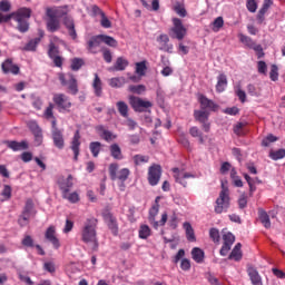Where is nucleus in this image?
<instances>
[{"instance_id":"1","label":"nucleus","mask_w":285,"mask_h":285,"mask_svg":"<svg viewBox=\"0 0 285 285\" xmlns=\"http://www.w3.org/2000/svg\"><path fill=\"white\" fill-rule=\"evenodd\" d=\"M70 7L68 4L60 7H47L45 9V21L48 32H59L61 30V20L65 28L68 30L69 37L75 41L77 40V29L75 28V20L68 16Z\"/></svg>"},{"instance_id":"2","label":"nucleus","mask_w":285,"mask_h":285,"mask_svg":"<svg viewBox=\"0 0 285 285\" xmlns=\"http://www.w3.org/2000/svg\"><path fill=\"white\" fill-rule=\"evenodd\" d=\"M30 17H32V9L22 7L16 12L7 16L0 13V23H8L10 19H13V21L17 22L16 29L18 30V32L24 35V32H28V30H30V22L28 21Z\"/></svg>"},{"instance_id":"3","label":"nucleus","mask_w":285,"mask_h":285,"mask_svg":"<svg viewBox=\"0 0 285 285\" xmlns=\"http://www.w3.org/2000/svg\"><path fill=\"white\" fill-rule=\"evenodd\" d=\"M99 220L95 217L87 218L81 228V242L83 244H92V250L99 248V240L97 239V225Z\"/></svg>"},{"instance_id":"4","label":"nucleus","mask_w":285,"mask_h":285,"mask_svg":"<svg viewBox=\"0 0 285 285\" xmlns=\"http://www.w3.org/2000/svg\"><path fill=\"white\" fill-rule=\"evenodd\" d=\"M228 208H230V193L228 187H226L223 183L222 190L218 198L216 199L214 212L216 215H222V213H228Z\"/></svg>"},{"instance_id":"5","label":"nucleus","mask_w":285,"mask_h":285,"mask_svg":"<svg viewBox=\"0 0 285 285\" xmlns=\"http://www.w3.org/2000/svg\"><path fill=\"white\" fill-rule=\"evenodd\" d=\"M58 79L63 88H67V92L69 95H78L79 94V82H77V78L75 75L68 72H59Z\"/></svg>"},{"instance_id":"6","label":"nucleus","mask_w":285,"mask_h":285,"mask_svg":"<svg viewBox=\"0 0 285 285\" xmlns=\"http://www.w3.org/2000/svg\"><path fill=\"white\" fill-rule=\"evenodd\" d=\"M37 217V209H35V202L31 198L26 200L22 213L18 218V224L21 228L28 226L30 224V219Z\"/></svg>"},{"instance_id":"7","label":"nucleus","mask_w":285,"mask_h":285,"mask_svg":"<svg viewBox=\"0 0 285 285\" xmlns=\"http://www.w3.org/2000/svg\"><path fill=\"white\" fill-rule=\"evenodd\" d=\"M109 177L111 181H120L121 184H124L130 177V169H119V164L112 163L109 165Z\"/></svg>"},{"instance_id":"8","label":"nucleus","mask_w":285,"mask_h":285,"mask_svg":"<svg viewBox=\"0 0 285 285\" xmlns=\"http://www.w3.org/2000/svg\"><path fill=\"white\" fill-rule=\"evenodd\" d=\"M171 39H177L178 41L184 40L188 30L184 27V22L179 18H173V27L169 30Z\"/></svg>"},{"instance_id":"9","label":"nucleus","mask_w":285,"mask_h":285,"mask_svg":"<svg viewBox=\"0 0 285 285\" xmlns=\"http://www.w3.org/2000/svg\"><path fill=\"white\" fill-rule=\"evenodd\" d=\"M128 101L135 112H146L148 108H153V102L144 100L135 95H130Z\"/></svg>"},{"instance_id":"10","label":"nucleus","mask_w":285,"mask_h":285,"mask_svg":"<svg viewBox=\"0 0 285 285\" xmlns=\"http://www.w3.org/2000/svg\"><path fill=\"white\" fill-rule=\"evenodd\" d=\"M52 101L57 106L59 112H70V108H72L70 97L65 94H55Z\"/></svg>"},{"instance_id":"11","label":"nucleus","mask_w":285,"mask_h":285,"mask_svg":"<svg viewBox=\"0 0 285 285\" xmlns=\"http://www.w3.org/2000/svg\"><path fill=\"white\" fill-rule=\"evenodd\" d=\"M157 215H159V205H153V207L149 209V224H151L154 228H159V226H166V222H168V214L164 213L159 222L155 220Z\"/></svg>"},{"instance_id":"12","label":"nucleus","mask_w":285,"mask_h":285,"mask_svg":"<svg viewBox=\"0 0 285 285\" xmlns=\"http://www.w3.org/2000/svg\"><path fill=\"white\" fill-rule=\"evenodd\" d=\"M161 165L153 164L148 168L147 181L149 186H157L161 179Z\"/></svg>"},{"instance_id":"13","label":"nucleus","mask_w":285,"mask_h":285,"mask_svg":"<svg viewBox=\"0 0 285 285\" xmlns=\"http://www.w3.org/2000/svg\"><path fill=\"white\" fill-rule=\"evenodd\" d=\"M102 219L105 224H107L109 230H111V234L117 237L119 235V223H117V217L110 210H105L102 213Z\"/></svg>"},{"instance_id":"14","label":"nucleus","mask_w":285,"mask_h":285,"mask_svg":"<svg viewBox=\"0 0 285 285\" xmlns=\"http://www.w3.org/2000/svg\"><path fill=\"white\" fill-rule=\"evenodd\" d=\"M198 102L200 104V110L210 111V112H217L219 110V105L215 104L212 99H208L203 94L198 95Z\"/></svg>"},{"instance_id":"15","label":"nucleus","mask_w":285,"mask_h":285,"mask_svg":"<svg viewBox=\"0 0 285 285\" xmlns=\"http://www.w3.org/2000/svg\"><path fill=\"white\" fill-rule=\"evenodd\" d=\"M233 244H235V235H233V233L230 232L225 233L223 235V246L219 250L222 257H226V255H228L230 248L233 247Z\"/></svg>"},{"instance_id":"16","label":"nucleus","mask_w":285,"mask_h":285,"mask_svg":"<svg viewBox=\"0 0 285 285\" xmlns=\"http://www.w3.org/2000/svg\"><path fill=\"white\" fill-rule=\"evenodd\" d=\"M48 57L51 58L56 68L63 67V58L59 56V47L55 46V42L49 45Z\"/></svg>"},{"instance_id":"17","label":"nucleus","mask_w":285,"mask_h":285,"mask_svg":"<svg viewBox=\"0 0 285 285\" xmlns=\"http://www.w3.org/2000/svg\"><path fill=\"white\" fill-rule=\"evenodd\" d=\"M156 41L158 43V49L159 50H161L163 52H168L169 55H171V52L174 50V46H173V43H170V38L168 37V35L161 33L156 39Z\"/></svg>"},{"instance_id":"18","label":"nucleus","mask_w":285,"mask_h":285,"mask_svg":"<svg viewBox=\"0 0 285 285\" xmlns=\"http://www.w3.org/2000/svg\"><path fill=\"white\" fill-rule=\"evenodd\" d=\"M174 173V178L175 181H177V184H180L181 186H184V188H186V186H188V183H186L184 179H190L194 178L195 175L190 174V173H184L181 170H179V168L175 167L171 169Z\"/></svg>"},{"instance_id":"19","label":"nucleus","mask_w":285,"mask_h":285,"mask_svg":"<svg viewBox=\"0 0 285 285\" xmlns=\"http://www.w3.org/2000/svg\"><path fill=\"white\" fill-rule=\"evenodd\" d=\"M45 237L50 244H52L53 248H60L61 243H59V238H57V229L55 226H49L45 233Z\"/></svg>"},{"instance_id":"20","label":"nucleus","mask_w":285,"mask_h":285,"mask_svg":"<svg viewBox=\"0 0 285 285\" xmlns=\"http://www.w3.org/2000/svg\"><path fill=\"white\" fill-rule=\"evenodd\" d=\"M102 40H101V35L98 36H92L88 41H87V50L91 52V55H97L99 50V46H101Z\"/></svg>"},{"instance_id":"21","label":"nucleus","mask_w":285,"mask_h":285,"mask_svg":"<svg viewBox=\"0 0 285 285\" xmlns=\"http://www.w3.org/2000/svg\"><path fill=\"white\" fill-rule=\"evenodd\" d=\"M72 175H68L67 178H59L58 186L61 190V196L66 195V193H70V188L75 186V183H72Z\"/></svg>"},{"instance_id":"22","label":"nucleus","mask_w":285,"mask_h":285,"mask_svg":"<svg viewBox=\"0 0 285 285\" xmlns=\"http://www.w3.org/2000/svg\"><path fill=\"white\" fill-rule=\"evenodd\" d=\"M28 128L31 130L32 135L37 144H41L43 141V131H41V127L37 124V121H29Z\"/></svg>"},{"instance_id":"23","label":"nucleus","mask_w":285,"mask_h":285,"mask_svg":"<svg viewBox=\"0 0 285 285\" xmlns=\"http://www.w3.org/2000/svg\"><path fill=\"white\" fill-rule=\"evenodd\" d=\"M1 68L4 75H8L9 72H11V75H19L20 72L19 66L12 63L11 58H8L6 61H3Z\"/></svg>"},{"instance_id":"24","label":"nucleus","mask_w":285,"mask_h":285,"mask_svg":"<svg viewBox=\"0 0 285 285\" xmlns=\"http://www.w3.org/2000/svg\"><path fill=\"white\" fill-rule=\"evenodd\" d=\"M51 128L53 144H63V132L57 128V119L55 118L51 120Z\"/></svg>"},{"instance_id":"25","label":"nucleus","mask_w":285,"mask_h":285,"mask_svg":"<svg viewBox=\"0 0 285 285\" xmlns=\"http://www.w3.org/2000/svg\"><path fill=\"white\" fill-rule=\"evenodd\" d=\"M94 95L96 97H101L104 95V82H101V78H99V73H94L92 81Z\"/></svg>"},{"instance_id":"26","label":"nucleus","mask_w":285,"mask_h":285,"mask_svg":"<svg viewBox=\"0 0 285 285\" xmlns=\"http://www.w3.org/2000/svg\"><path fill=\"white\" fill-rule=\"evenodd\" d=\"M97 130L100 132V137H102L105 141H115V139H117V135L112 134L110 130H107L104 128V126H98Z\"/></svg>"},{"instance_id":"27","label":"nucleus","mask_w":285,"mask_h":285,"mask_svg":"<svg viewBox=\"0 0 285 285\" xmlns=\"http://www.w3.org/2000/svg\"><path fill=\"white\" fill-rule=\"evenodd\" d=\"M242 257H244L242 254V243H237L229 254L228 259H234V262H242Z\"/></svg>"},{"instance_id":"28","label":"nucleus","mask_w":285,"mask_h":285,"mask_svg":"<svg viewBox=\"0 0 285 285\" xmlns=\"http://www.w3.org/2000/svg\"><path fill=\"white\" fill-rule=\"evenodd\" d=\"M227 86H228V78L226 77V75L220 73L217 77L216 90L218 92H224V90H226Z\"/></svg>"},{"instance_id":"29","label":"nucleus","mask_w":285,"mask_h":285,"mask_svg":"<svg viewBox=\"0 0 285 285\" xmlns=\"http://www.w3.org/2000/svg\"><path fill=\"white\" fill-rule=\"evenodd\" d=\"M209 117H210V112L204 109L194 110V118L196 121H199V124H204L205 121H208Z\"/></svg>"},{"instance_id":"30","label":"nucleus","mask_w":285,"mask_h":285,"mask_svg":"<svg viewBox=\"0 0 285 285\" xmlns=\"http://www.w3.org/2000/svg\"><path fill=\"white\" fill-rule=\"evenodd\" d=\"M248 276L253 285H264V283H262V276H259L257 269L249 268Z\"/></svg>"},{"instance_id":"31","label":"nucleus","mask_w":285,"mask_h":285,"mask_svg":"<svg viewBox=\"0 0 285 285\" xmlns=\"http://www.w3.org/2000/svg\"><path fill=\"white\" fill-rule=\"evenodd\" d=\"M109 150L114 159H117L118 161H121V159H124V154L121 153V147H119V145H111Z\"/></svg>"},{"instance_id":"32","label":"nucleus","mask_w":285,"mask_h":285,"mask_svg":"<svg viewBox=\"0 0 285 285\" xmlns=\"http://www.w3.org/2000/svg\"><path fill=\"white\" fill-rule=\"evenodd\" d=\"M191 257H193L194 262H196V264H203L204 263L205 254L202 250V248L194 247L191 249Z\"/></svg>"},{"instance_id":"33","label":"nucleus","mask_w":285,"mask_h":285,"mask_svg":"<svg viewBox=\"0 0 285 285\" xmlns=\"http://www.w3.org/2000/svg\"><path fill=\"white\" fill-rule=\"evenodd\" d=\"M128 59L124 58V57H118L115 65H114V69L117 71H124L126 70V68H128Z\"/></svg>"},{"instance_id":"34","label":"nucleus","mask_w":285,"mask_h":285,"mask_svg":"<svg viewBox=\"0 0 285 285\" xmlns=\"http://www.w3.org/2000/svg\"><path fill=\"white\" fill-rule=\"evenodd\" d=\"M240 43H244V46H247V48H250L252 50L257 46L256 42H254L253 38L240 33L238 36Z\"/></svg>"},{"instance_id":"35","label":"nucleus","mask_w":285,"mask_h":285,"mask_svg":"<svg viewBox=\"0 0 285 285\" xmlns=\"http://www.w3.org/2000/svg\"><path fill=\"white\" fill-rule=\"evenodd\" d=\"M39 43H41V38L31 39V40L23 47V50H26L27 52H35V50H37V46H39Z\"/></svg>"},{"instance_id":"36","label":"nucleus","mask_w":285,"mask_h":285,"mask_svg":"<svg viewBox=\"0 0 285 285\" xmlns=\"http://www.w3.org/2000/svg\"><path fill=\"white\" fill-rule=\"evenodd\" d=\"M116 108L120 115V117H125V118H128V104H126L125 101H118L116 104Z\"/></svg>"},{"instance_id":"37","label":"nucleus","mask_w":285,"mask_h":285,"mask_svg":"<svg viewBox=\"0 0 285 285\" xmlns=\"http://www.w3.org/2000/svg\"><path fill=\"white\" fill-rule=\"evenodd\" d=\"M184 229L186 230V237L188 242H196L195 238V229H193V225L190 223H184Z\"/></svg>"},{"instance_id":"38","label":"nucleus","mask_w":285,"mask_h":285,"mask_svg":"<svg viewBox=\"0 0 285 285\" xmlns=\"http://www.w3.org/2000/svg\"><path fill=\"white\" fill-rule=\"evenodd\" d=\"M102 43H106V46H109L110 48H117L119 43L114 37L107 36V35H100Z\"/></svg>"},{"instance_id":"39","label":"nucleus","mask_w":285,"mask_h":285,"mask_svg":"<svg viewBox=\"0 0 285 285\" xmlns=\"http://www.w3.org/2000/svg\"><path fill=\"white\" fill-rule=\"evenodd\" d=\"M128 92L132 95H144L146 92V87L144 85H129Z\"/></svg>"},{"instance_id":"40","label":"nucleus","mask_w":285,"mask_h":285,"mask_svg":"<svg viewBox=\"0 0 285 285\" xmlns=\"http://www.w3.org/2000/svg\"><path fill=\"white\" fill-rule=\"evenodd\" d=\"M62 199H67L70 204H77L79 202V194L77 191L62 194Z\"/></svg>"},{"instance_id":"41","label":"nucleus","mask_w":285,"mask_h":285,"mask_svg":"<svg viewBox=\"0 0 285 285\" xmlns=\"http://www.w3.org/2000/svg\"><path fill=\"white\" fill-rule=\"evenodd\" d=\"M126 83V78L120 77V78H111L109 80V86L111 88H122Z\"/></svg>"},{"instance_id":"42","label":"nucleus","mask_w":285,"mask_h":285,"mask_svg":"<svg viewBox=\"0 0 285 285\" xmlns=\"http://www.w3.org/2000/svg\"><path fill=\"white\" fill-rule=\"evenodd\" d=\"M269 157L273 159V161H278V159H284L285 157V149H277V150H271Z\"/></svg>"},{"instance_id":"43","label":"nucleus","mask_w":285,"mask_h":285,"mask_svg":"<svg viewBox=\"0 0 285 285\" xmlns=\"http://www.w3.org/2000/svg\"><path fill=\"white\" fill-rule=\"evenodd\" d=\"M224 28V18L223 17H217L213 22H212V30L213 32H219Z\"/></svg>"},{"instance_id":"44","label":"nucleus","mask_w":285,"mask_h":285,"mask_svg":"<svg viewBox=\"0 0 285 285\" xmlns=\"http://www.w3.org/2000/svg\"><path fill=\"white\" fill-rule=\"evenodd\" d=\"M259 219H261V224H263L265 228H271V216H268L266 212L264 210L259 212Z\"/></svg>"},{"instance_id":"45","label":"nucleus","mask_w":285,"mask_h":285,"mask_svg":"<svg viewBox=\"0 0 285 285\" xmlns=\"http://www.w3.org/2000/svg\"><path fill=\"white\" fill-rule=\"evenodd\" d=\"M138 233L140 239H148L150 237L151 230L148 225H141Z\"/></svg>"},{"instance_id":"46","label":"nucleus","mask_w":285,"mask_h":285,"mask_svg":"<svg viewBox=\"0 0 285 285\" xmlns=\"http://www.w3.org/2000/svg\"><path fill=\"white\" fill-rule=\"evenodd\" d=\"M135 166H141V164H148L150 161L149 156H144V155H135L132 157Z\"/></svg>"},{"instance_id":"47","label":"nucleus","mask_w":285,"mask_h":285,"mask_svg":"<svg viewBox=\"0 0 285 285\" xmlns=\"http://www.w3.org/2000/svg\"><path fill=\"white\" fill-rule=\"evenodd\" d=\"M174 11L178 17H186L188 12L186 11V8L180 2H176L174 6Z\"/></svg>"},{"instance_id":"48","label":"nucleus","mask_w":285,"mask_h":285,"mask_svg":"<svg viewBox=\"0 0 285 285\" xmlns=\"http://www.w3.org/2000/svg\"><path fill=\"white\" fill-rule=\"evenodd\" d=\"M269 78L272 81H277V79H279V68H277V65H272Z\"/></svg>"},{"instance_id":"49","label":"nucleus","mask_w":285,"mask_h":285,"mask_svg":"<svg viewBox=\"0 0 285 285\" xmlns=\"http://www.w3.org/2000/svg\"><path fill=\"white\" fill-rule=\"evenodd\" d=\"M82 66H83V59H81V58H73L71 60V70H73V71L81 70Z\"/></svg>"},{"instance_id":"50","label":"nucleus","mask_w":285,"mask_h":285,"mask_svg":"<svg viewBox=\"0 0 285 285\" xmlns=\"http://www.w3.org/2000/svg\"><path fill=\"white\" fill-rule=\"evenodd\" d=\"M146 61L137 62L136 63V73L139 75V77H144L146 75Z\"/></svg>"},{"instance_id":"51","label":"nucleus","mask_w":285,"mask_h":285,"mask_svg":"<svg viewBox=\"0 0 285 285\" xmlns=\"http://www.w3.org/2000/svg\"><path fill=\"white\" fill-rule=\"evenodd\" d=\"M52 110H55V105L49 104V106L45 110V117L46 119H51V121H55V119L57 118H55V112Z\"/></svg>"},{"instance_id":"52","label":"nucleus","mask_w":285,"mask_h":285,"mask_svg":"<svg viewBox=\"0 0 285 285\" xmlns=\"http://www.w3.org/2000/svg\"><path fill=\"white\" fill-rule=\"evenodd\" d=\"M102 59L106 61V63H112V52L108 48H102Z\"/></svg>"},{"instance_id":"53","label":"nucleus","mask_w":285,"mask_h":285,"mask_svg":"<svg viewBox=\"0 0 285 285\" xmlns=\"http://www.w3.org/2000/svg\"><path fill=\"white\" fill-rule=\"evenodd\" d=\"M8 148L13 153H18V150H28V144H9Z\"/></svg>"},{"instance_id":"54","label":"nucleus","mask_w":285,"mask_h":285,"mask_svg":"<svg viewBox=\"0 0 285 285\" xmlns=\"http://www.w3.org/2000/svg\"><path fill=\"white\" fill-rule=\"evenodd\" d=\"M22 246H26L27 248H35V239H32V236L27 235L21 242Z\"/></svg>"},{"instance_id":"55","label":"nucleus","mask_w":285,"mask_h":285,"mask_svg":"<svg viewBox=\"0 0 285 285\" xmlns=\"http://www.w3.org/2000/svg\"><path fill=\"white\" fill-rule=\"evenodd\" d=\"M209 237H210V239H213V242L215 243V244H218V242H219V229H217V228H210L209 229Z\"/></svg>"},{"instance_id":"56","label":"nucleus","mask_w":285,"mask_h":285,"mask_svg":"<svg viewBox=\"0 0 285 285\" xmlns=\"http://www.w3.org/2000/svg\"><path fill=\"white\" fill-rule=\"evenodd\" d=\"M189 135H191V137L198 138L199 141H204V138L202 137V131L199 130L198 127H191L189 129Z\"/></svg>"},{"instance_id":"57","label":"nucleus","mask_w":285,"mask_h":285,"mask_svg":"<svg viewBox=\"0 0 285 285\" xmlns=\"http://www.w3.org/2000/svg\"><path fill=\"white\" fill-rule=\"evenodd\" d=\"M90 151L92 153L94 157H99V153H101V144H91Z\"/></svg>"},{"instance_id":"58","label":"nucleus","mask_w":285,"mask_h":285,"mask_svg":"<svg viewBox=\"0 0 285 285\" xmlns=\"http://www.w3.org/2000/svg\"><path fill=\"white\" fill-rule=\"evenodd\" d=\"M2 197L6 199H11L12 187H10V185H4L3 190H2Z\"/></svg>"},{"instance_id":"59","label":"nucleus","mask_w":285,"mask_h":285,"mask_svg":"<svg viewBox=\"0 0 285 285\" xmlns=\"http://www.w3.org/2000/svg\"><path fill=\"white\" fill-rule=\"evenodd\" d=\"M100 26L102 28H112V22H110V20L108 19V17H106V13L104 16H100Z\"/></svg>"},{"instance_id":"60","label":"nucleus","mask_w":285,"mask_h":285,"mask_svg":"<svg viewBox=\"0 0 285 285\" xmlns=\"http://www.w3.org/2000/svg\"><path fill=\"white\" fill-rule=\"evenodd\" d=\"M246 8L249 12H257V2L255 0H247Z\"/></svg>"},{"instance_id":"61","label":"nucleus","mask_w":285,"mask_h":285,"mask_svg":"<svg viewBox=\"0 0 285 285\" xmlns=\"http://www.w3.org/2000/svg\"><path fill=\"white\" fill-rule=\"evenodd\" d=\"M275 141H279V138L273 134H269L263 139L262 144H275Z\"/></svg>"},{"instance_id":"62","label":"nucleus","mask_w":285,"mask_h":285,"mask_svg":"<svg viewBox=\"0 0 285 285\" xmlns=\"http://www.w3.org/2000/svg\"><path fill=\"white\" fill-rule=\"evenodd\" d=\"M246 206H248V198H246V194H243L238 199V207L240 209H244L246 208Z\"/></svg>"},{"instance_id":"63","label":"nucleus","mask_w":285,"mask_h":285,"mask_svg":"<svg viewBox=\"0 0 285 285\" xmlns=\"http://www.w3.org/2000/svg\"><path fill=\"white\" fill-rule=\"evenodd\" d=\"M11 4L8 0L0 1V10L1 12H10Z\"/></svg>"},{"instance_id":"64","label":"nucleus","mask_w":285,"mask_h":285,"mask_svg":"<svg viewBox=\"0 0 285 285\" xmlns=\"http://www.w3.org/2000/svg\"><path fill=\"white\" fill-rule=\"evenodd\" d=\"M180 268L181 271H190V261L188 258H184L180 262Z\"/></svg>"}]
</instances>
